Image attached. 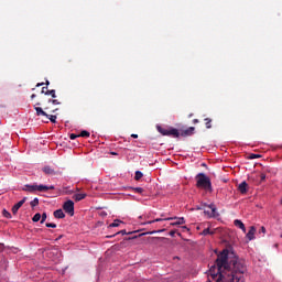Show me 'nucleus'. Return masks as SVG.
I'll return each instance as SVG.
<instances>
[{
  "instance_id": "obj_10",
  "label": "nucleus",
  "mask_w": 282,
  "mask_h": 282,
  "mask_svg": "<svg viewBox=\"0 0 282 282\" xmlns=\"http://www.w3.org/2000/svg\"><path fill=\"white\" fill-rule=\"evenodd\" d=\"M195 133V127H189L186 130L182 131L180 135L183 138H187L188 135H193Z\"/></svg>"
},
{
  "instance_id": "obj_7",
  "label": "nucleus",
  "mask_w": 282,
  "mask_h": 282,
  "mask_svg": "<svg viewBox=\"0 0 282 282\" xmlns=\"http://www.w3.org/2000/svg\"><path fill=\"white\" fill-rule=\"evenodd\" d=\"M41 106V102L35 104L34 109L36 111V116H45L46 118H50V115L43 110V108L39 107Z\"/></svg>"
},
{
  "instance_id": "obj_19",
  "label": "nucleus",
  "mask_w": 282,
  "mask_h": 282,
  "mask_svg": "<svg viewBox=\"0 0 282 282\" xmlns=\"http://www.w3.org/2000/svg\"><path fill=\"white\" fill-rule=\"evenodd\" d=\"M158 131H159V133H161V135H169V129L158 127Z\"/></svg>"
},
{
  "instance_id": "obj_23",
  "label": "nucleus",
  "mask_w": 282,
  "mask_h": 282,
  "mask_svg": "<svg viewBox=\"0 0 282 282\" xmlns=\"http://www.w3.org/2000/svg\"><path fill=\"white\" fill-rule=\"evenodd\" d=\"M89 135H91V134H90L89 131H87V130H83V131L79 133V138H89Z\"/></svg>"
},
{
  "instance_id": "obj_22",
  "label": "nucleus",
  "mask_w": 282,
  "mask_h": 282,
  "mask_svg": "<svg viewBox=\"0 0 282 282\" xmlns=\"http://www.w3.org/2000/svg\"><path fill=\"white\" fill-rule=\"evenodd\" d=\"M45 96H52V98H56V90L55 89L46 90Z\"/></svg>"
},
{
  "instance_id": "obj_12",
  "label": "nucleus",
  "mask_w": 282,
  "mask_h": 282,
  "mask_svg": "<svg viewBox=\"0 0 282 282\" xmlns=\"http://www.w3.org/2000/svg\"><path fill=\"white\" fill-rule=\"evenodd\" d=\"M167 135H171L172 138H180V130L175 128H170L167 130Z\"/></svg>"
},
{
  "instance_id": "obj_2",
  "label": "nucleus",
  "mask_w": 282,
  "mask_h": 282,
  "mask_svg": "<svg viewBox=\"0 0 282 282\" xmlns=\"http://www.w3.org/2000/svg\"><path fill=\"white\" fill-rule=\"evenodd\" d=\"M196 186L197 188H203L204 191L213 193V184L210 183V178L204 173L196 175Z\"/></svg>"
},
{
  "instance_id": "obj_18",
  "label": "nucleus",
  "mask_w": 282,
  "mask_h": 282,
  "mask_svg": "<svg viewBox=\"0 0 282 282\" xmlns=\"http://www.w3.org/2000/svg\"><path fill=\"white\" fill-rule=\"evenodd\" d=\"M205 126H206V129H213V119L205 118Z\"/></svg>"
},
{
  "instance_id": "obj_42",
  "label": "nucleus",
  "mask_w": 282,
  "mask_h": 282,
  "mask_svg": "<svg viewBox=\"0 0 282 282\" xmlns=\"http://www.w3.org/2000/svg\"><path fill=\"white\" fill-rule=\"evenodd\" d=\"M171 237H175V231H170Z\"/></svg>"
},
{
  "instance_id": "obj_3",
  "label": "nucleus",
  "mask_w": 282,
  "mask_h": 282,
  "mask_svg": "<svg viewBox=\"0 0 282 282\" xmlns=\"http://www.w3.org/2000/svg\"><path fill=\"white\" fill-rule=\"evenodd\" d=\"M54 185H36V184H33V185H30V184H26L24 185V187H22V191H25L26 193H36V191L39 193H47V191H54Z\"/></svg>"
},
{
  "instance_id": "obj_4",
  "label": "nucleus",
  "mask_w": 282,
  "mask_h": 282,
  "mask_svg": "<svg viewBox=\"0 0 282 282\" xmlns=\"http://www.w3.org/2000/svg\"><path fill=\"white\" fill-rule=\"evenodd\" d=\"M63 210L70 217H74V203L73 200H66L63 205Z\"/></svg>"
},
{
  "instance_id": "obj_6",
  "label": "nucleus",
  "mask_w": 282,
  "mask_h": 282,
  "mask_svg": "<svg viewBox=\"0 0 282 282\" xmlns=\"http://www.w3.org/2000/svg\"><path fill=\"white\" fill-rule=\"evenodd\" d=\"M173 219H176V221L171 223V226H182V225L186 224V220L184 219V217H181V218L170 217V218H165L164 221H171Z\"/></svg>"
},
{
  "instance_id": "obj_29",
  "label": "nucleus",
  "mask_w": 282,
  "mask_h": 282,
  "mask_svg": "<svg viewBox=\"0 0 282 282\" xmlns=\"http://www.w3.org/2000/svg\"><path fill=\"white\" fill-rule=\"evenodd\" d=\"M48 119L53 124H56V115H48Z\"/></svg>"
},
{
  "instance_id": "obj_17",
  "label": "nucleus",
  "mask_w": 282,
  "mask_h": 282,
  "mask_svg": "<svg viewBox=\"0 0 282 282\" xmlns=\"http://www.w3.org/2000/svg\"><path fill=\"white\" fill-rule=\"evenodd\" d=\"M43 173H45L46 175H54V169L45 166L43 167Z\"/></svg>"
},
{
  "instance_id": "obj_34",
  "label": "nucleus",
  "mask_w": 282,
  "mask_h": 282,
  "mask_svg": "<svg viewBox=\"0 0 282 282\" xmlns=\"http://www.w3.org/2000/svg\"><path fill=\"white\" fill-rule=\"evenodd\" d=\"M69 138H70V140H76V138H80V135H79V134H74V133H72V134L69 135Z\"/></svg>"
},
{
  "instance_id": "obj_35",
  "label": "nucleus",
  "mask_w": 282,
  "mask_h": 282,
  "mask_svg": "<svg viewBox=\"0 0 282 282\" xmlns=\"http://www.w3.org/2000/svg\"><path fill=\"white\" fill-rule=\"evenodd\" d=\"M155 221H164L162 218H156L154 220L148 221V224H155Z\"/></svg>"
},
{
  "instance_id": "obj_40",
  "label": "nucleus",
  "mask_w": 282,
  "mask_h": 282,
  "mask_svg": "<svg viewBox=\"0 0 282 282\" xmlns=\"http://www.w3.org/2000/svg\"><path fill=\"white\" fill-rule=\"evenodd\" d=\"M198 122H199V119H194V120H193V123H194V124H197Z\"/></svg>"
},
{
  "instance_id": "obj_43",
  "label": "nucleus",
  "mask_w": 282,
  "mask_h": 282,
  "mask_svg": "<svg viewBox=\"0 0 282 282\" xmlns=\"http://www.w3.org/2000/svg\"><path fill=\"white\" fill-rule=\"evenodd\" d=\"M131 138L138 139V134H131Z\"/></svg>"
},
{
  "instance_id": "obj_39",
  "label": "nucleus",
  "mask_w": 282,
  "mask_h": 282,
  "mask_svg": "<svg viewBox=\"0 0 282 282\" xmlns=\"http://www.w3.org/2000/svg\"><path fill=\"white\" fill-rule=\"evenodd\" d=\"M45 84L44 83H37L36 87H43Z\"/></svg>"
},
{
  "instance_id": "obj_45",
  "label": "nucleus",
  "mask_w": 282,
  "mask_h": 282,
  "mask_svg": "<svg viewBox=\"0 0 282 282\" xmlns=\"http://www.w3.org/2000/svg\"><path fill=\"white\" fill-rule=\"evenodd\" d=\"M45 85H46V87H48V85H50V80H46Z\"/></svg>"
},
{
  "instance_id": "obj_36",
  "label": "nucleus",
  "mask_w": 282,
  "mask_h": 282,
  "mask_svg": "<svg viewBox=\"0 0 282 282\" xmlns=\"http://www.w3.org/2000/svg\"><path fill=\"white\" fill-rule=\"evenodd\" d=\"M260 180H261V182H264V180H265V174L264 173L260 174Z\"/></svg>"
},
{
  "instance_id": "obj_20",
  "label": "nucleus",
  "mask_w": 282,
  "mask_h": 282,
  "mask_svg": "<svg viewBox=\"0 0 282 282\" xmlns=\"http://www.w3.org/2000/svg\"><path fill=\"white\" fill-rule=\"evenodd\" d=\"M122 224V220L116 219L112 224L109 225V228H118Z\"/></svg>"
},
{
  "instance_id": "obj_30",
  "label": "nucleus",
  "mask_w": 282,
  "mask_h": 282,
  "mask_svg": "<svg viewBox=\"0 0 282 282\" xmlns=\"http://www.w3.org/2000/svg\"><path fill=\"white\" fill-rule=\"evenodd\" d=\"M40 219H41L40 224H45V220L47 219V214L43 213Z\"/></svg>"
},
{
  "instance_id": "obj_25",
  "label": "nucleus",
  "mask_w": 282,
  "mask_h": 282,
  "mask_svg": "<svg viewBox=\"0 0 282 282\" xmlns=\"http://www.w3.org/2000/svg\"><path fill=\"white\" fill-rule=\"evenodd\" d=\"M202 235L206 237L207 235H215V231H210V228H206L202 231Z\"/></svg>"
},
{
  "instance_id": "obj_41",
  "label": "nucleus",
  "mask_w": 282,
  "mask_h": 282,
  "mask_svg": "<svg viewBox=\"0 0 282 282\" xmlns=\"http://www.w3.org/2000/svg\"><path fill=\"white\" fill-rule=\"evenodd\" d=\"M36 98V94L31 95V100H34Z\"/></svg>"
},
{
  "instance_id": "obj_27",
  "label": "nucleus",
  "mask_w": 282,
  "mask_h": 282,
  "mask_svg": "<svg viewBox=\"0 0 282 282\" xmlns=\"http://www.w3.org/2000/svg\"><path fill=\"white\" fill-rule=\"evenodd\" d=\"M132 191L134 193H138L139 195H142V193H144V188H142V187H133Z\"/></svg>"
},
{
  "instance_id": "obj_47",
  "label": "nucleus",
  "mask_w": 282,
  "mask_h": 282,
  "mask_svg": "<svg viewBox=\"0 0 282 282\" xmlns=\"http://www.w3.org/2000/svg\"><path fill=\"white\" fill-rule=\"evenodd\" d=\"M155 232H158V231H151L150 235H155Z\"/></svg>"
},
{
  "instance_id": "obj_31",
  "label": "nucleus",
  "mask_w": 282,
  "mask_h": 282,
  "mask_svg": "<svg viewBox=\"0 0 282 282\" xmlns=\"http://www.w3.org/2000/svg\"><path fill=\"white\" fill-rule=\"evenodd\" d=\"M35 206H39V198H34V199L31 202V207H32V208H35Z\"/></svg>"
},
{
  "instance_id": "obj_38",
  "label": "nucleus",
  "mask_w": 282,
  "mask_h": 282,
  "mask_svg": "<svg viewBox=\"0 0 282 282\" xmlns=\"http://www.w3.org/2000/svg\"><path fill=\"white\" fill-rule=\"evenodd\" d=\"M45 93H47V87H42L41 94H45Z\"/></svg>"
},
{
  "instance_id": "obj_8",
  "label": "nucleus",
  "mask_w": 282,
  "mask_h": 282,
  "mask_svg": "<svg viewBox=\"0 0 282 282\" xmlns=\"http://www.w3.org/2000/svg\"><path fill=\"white\" fill-rule=\"evenodd\" d=\"M28 197H24L22 200L18 202L13 207H12V214L17 215V213H19V208H21V206H23L26 202Z\"/></svg>"
},
{
  "instance_id": "obj_46",
  "label": "nucleus",
  "mask_w": 282,
  "mask_h": 282,
  "mask_svg": "<svg viewBox=\"0 0 282 282\" xmlns=\"http://www.w3.org/2000/svg\"><path fill=\"white\" fill-rule=\"evenodd\" d=\"M111 155H118V153H116V152H111Z\"/></svg>"
},
{
  "instance_id": "obj_32",
  "label": "nucleus",
  "mask_w": 282,
  "mask_h": 282,
  "mask_svg": "<svg viewBox=\"0 0 282 282\" xmlns=\"http://www.w3.org/2000/svg\"><path fill=\"white\" fill-rule=\"evenodd\" d=\"M45 226L46 228H56V224L54 223H46Z\"/></svg>"
},
{
  "instance_id": "obj_5",
  "label": "nucleus",
  "mask_w": 282,
  "mask_h": 282,
  "mask_svg": "<svg viewBox=\"0 0 282 282\" xmlns=\"http://www.w3.org/2000/svg\"><path fill=\"white\" fill-rule=\"evenodd\" d=\"M44 111H52V107L50 105H61L58 99H44Z\"/></svg>"
},
{
  "instance_id": "obj_37",
  "label": "nucleus",
  "mask_w": 282,
  "mask_h": 282,
  "mask_svg": "<svg viewBox=\"0 0 282 282\" xmlns=\"http://www.w3.org/2000/svg\"><path fill=\"white\" fill-rule=\"evenodd\" d=\"M259 232H262V235H265V227H261Z\"/></svg>"
},
{
  "instance_id": "obj_21",
  "label": "nucleus",
  "mask_w": 282,
  "mask_h": 282,
  "mask_svg": "<svg viewBox=\"0 0 282 282\" xmlns=\"http://www.w3.org/2000/svg\"><path fill=\"white\" fill-rule=\"evenodd\" d=\"M143 175H144V174H142L141 171H137L135 174H134V180H135L137 182H139V180H142Z\"/></svg>"
},
{
  "instance_id": "obj_44",
  "label": "nucleus",
  "mask_w": 282,
  "mask_h": 282,
  "mask_svg": "<svg viewBox=\"0 0 282 282\" xmlns=\"http://www.w3.org/2000/svg\"><path fill=\"white\" fill-rule=\"evenodd\" d=\"M51 111H52V113H55L56 111H58V109H53Z\"/></svg>"
},
{
  "instance_id": "obj_26",
  "label": "nucleus",
  "mask_w": 282,
  "mask_h": 282,
  "mask_svg": "<svg viewBox=\"0 0 282 282\" xmlns=\"http://www.w3.org/2000/svg\"><path fill=\"white\" fill-rule=\"evenodd\" d=\"M116 235H127V230L122 229L121 231H118L117 234L112 235V236H106L107 239H111L113 237H116Z\"/></svg>"
},
{
  "instance_id": "obj_33",
  "label": "nucleus",
  "mask_w": 282,
  "mask_h": 282,
  "mask_svg": "<svg viewBox=\"0 0 282 282\" xmlns=\"http://www.w3.org/2000/svg\"><path fill=\"white\" fill-rule=\"evenodd\" d=\"M258 158H261L260 154H250L249 159L250 160H257Z\"/></svg>"
},
{
  "instance_id": "obj_9",
  "label": "nucleus",
  "mask_w": 282,
  "mask_h": 282,
  "mask_svg": "<svg viewBox=\"0 0 282 282\" xmlns=\"http://www.w3.org/2000/svg\"><path fill=\"white\" fill-rule=\"evenodd\" d=\"M238 191L241 193V195H246V193H248V183L246 181L241 182L238 185Z\"/></svg>"
},
{
  "instance_id": "obj_24",
  "label": "nucleus",
  "mask_w": 282,
  "mask_h": 282,
  "mask_svg": "<svg viewBox=\"0 0 282 282\" xmlns=\"http://www.w3.org/2000/svg\"><path fill=\"white\" fill-rule=\"evenodd\" d=\"M2 215L3 217H6L7 219H12V214H10V212H8L7 209L2 210Z\"/></svg>"
},
{
  "instance_id": "obj_15",
  "label": "nucleus",
  "mask_w": 282,
  "mask_h": 282,
  "mask_svg": "<svg viewBox=\"0 0 282 282\" xmlns=\"http://www.w3.org/2000/svg\"><path fill=\"white\" fill-rule=\"evenodd\" d=\"M208 208H210V212H205L209 215V217H216L217 215V207L215 205H209Z\"/></svg>"
},
{
  "instance_id": "obj_28",
  "label": "nucleus",
  "mask_w": 282,
  "mask_h": 282,
  "mask_svg": "<svg viewBox=\"0 0 282 282\" xmlns=\"http://www.w3.org/2000/svg\"><path fill=\"white\" fill-rule=\"evenodd\" d=\"M32 221L34 223L41 221V214L40 213L35 214L32 218Z\"/></svg>"
},
{
  "instance_id": "obj_1",
  "label": "nucleus",
  "mask_w": 282,
  "mask_h": 282,
  "mask_svg": "<svg viewBox=\"0 0 282 282\" xmlns=\"http://www.w3.org/2000/svg\"><path fill=\"white\" fill-rule=\"evenodd\" d=\"M246 272H248L246 260L228 249H224L217 256L215 264L210 268V276L216 282H245Z\"/></svg>"
},
{
  "instance_id": "obj_16",
  "label": "nucleus",
  "mask_w": 282,
  "mask_h": 282,
  "mask_svg": "<svg viewBox=\"0 0 282 282\" xmlns=\"http://www.w3.org/2000/svg\"><path fill=\"white\" fill-rule=\"evenodd\" d=\"M85 197H87V194H75L73 199H75V202H82V199H85Z\"/></svg>"
},
{
  "instance_id": "obj_11",
  "label": "nucleus",
  "mask_w": 282,
  "mask_h": 282,
  "mask_svg": "<svg viewBox=\"0 0 282 282\" xmlns=\"http://www.w3.org/2000/svg\"><path fill=\"white\" fill-rule=\"evenodd\" d=\"M256 232L257 228H254V226H251L249 231L247 232V239H249V241H252L254 239Z\"/></svg>"
},
{
  "instance_id": "obj_14",
  "label": "nucleus",
  "mask_w": 282,
  "mask_h": 282,
  "mask_svg": "<svg viewBox=\"0 0 282 282\" xmlns=\"http://www.w3.org/2000/svg\"><path fill=\"white\" fill-rule=\"evenodd\" d=\"M234 226H236L237 228H240L242 232H246V225L243 224V221L236 219L234 220Z\"/></svg>"
},
{
  "instance_id": "obj_13",
  "label": "nucleus",
  "mask_w": 282,
  "mask_h": 282,
  "mask_svg": "<svg viewBox=\"0 0 282 282\" xmlns=\"http://www.w3.org/2000/svg\"><path fill=\"white\" fill-rule=\"evenodd\" d=\"M55 219H65V213L63 212V209H56L53 213Z\"/></svg>"
}]
</instances>
